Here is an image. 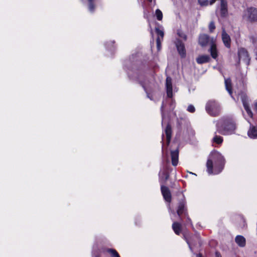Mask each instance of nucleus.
<instances>
[{
  "label": "nucleus",
  "instance_id": "6e6552de",
  "mask_svg": "<svg viewBox=\"0 0 257 257\" xmlns=\"http://www.w3.org/2000/svg\"><path fill=\"white\" fill-rule=\"evenodd\" d=\"M238 56L239 61H242L246 65H248L250 61V58L247 51L244 48H240L238 51Z\"/></svg>",
  "mask_w": 257,
  "mask_h": 257
},
{
  "label": "nucleus",
  "instance_id": "f704fd0d",
  "mask_svg": "<svg viewBox=\"0 0 257 257\" xmlns=\"http://www.w3.org/2000/svg\"><path fill=\"white\" fill-rule=\"evenodd\" d=\"M187 222H188V223H191V219H190V218H189L188 217H187ZM191 224L192 225V224Z\"/></svg>",
  "mask_w": 257,
  "mask_h": 257
},
{
  "label": "nucleus",
  "instance_id": "0eeeda50",
  "mask_svg": "<svg viewBox=\"0 0 257 257\" xmlns=\"http://www.w3.org/2000/svg\"><path fill=\"white\" fill-rule=\"evenodd\" d=\"M185 204H186V202H185V200H183L179 203L178 209L177 210V215L178 216V217L180 219L181 215L182 214H183V213H185V210H186ZM168 207L169 212H170V214H172L173 215L176 216V214H175L174 211L171 209L170 204H168Z\"/></svg>",
  "mask_w": 257,
  "mask_h": 257
},
{
  "label": "nucleus",
  "instance_id": "7c9ffc66",
  "mask_svg": "<svg viewBox=\"0 0 257 257\" xmlns=\"http://www.w3.org/2000/svg\"><path fill=\"white\" fill-rule=\"evenodd\" d=\"M157 42V47L158 50H160L161 49V40L159 37H158L156 40Z\"/></svg>",
  "mask_w": 257,
  "mask_h": 257
},
{
  "label": "nucleus",
  "instance_id": "58836bf2",
  "mask_svg": "<svg viewBox=\"0 0 257 257\" xmlns=\"http://www.w3.org/2000/svg\"><path fill=\"white\" fill-rule=\"evenodd\" d=\"M197 257H202L200 254H197Z\"/></svg>",
  "mask_w": 257,
  "mask_h": 257
},
{
  "label": "nucleus",
  "instance_id": "cd10ccee",
  "mask_svg": "<svg viewBox=\"0 0 257 257\" xmlns=\"http://www.w3.org/2000/svg\"><path fill=\"white\" fill-rule=\"evenodd\" d=\"M155 30L157 35H158V37H159L160 39L161 38L163 39L164 35L163 31L162 30H160L158 28H156Z\"/></svg>",
  "mask_w": 257,
  "mask_h": 257
},
{
  "label": "nucleus",
  "instance_id": "ea45409f",
  "mask_svg": "<svg viewBox=\"0 0 257 257\" xmlns=\"http://www.w3.org/2000/svg\"><path fill=\"white\" fill-rule=\"evenodd\" d=\"M216 255H217V257H221V256H220V255L218 254V253H216Z\"/></svg>",
  "mask_w": 257,
  "mask_h": 257
},
{
  "label": "nucleus",
  "instance_id": "a878e982",
  "mask_svg": "<svg viewBox=\"0 0 257 257\" xmlns=\"http://www.w3.org/2000/svg\"><path fill=\"white\" fill-rule=\"evenodd\" d=\"M155 15L158 20L161 21L162 20L163 14L162 12L159 9L156 10Z\"/></svg>",
  "mask_w": 257,
  "mask_h": 257
},
{
  "label": "nucleus",
  "instance_id": "4c0bfd02",
  "mask_svg": "<svg viewBox=\"0 0 257 257\" xmlns=\"http://www.w3.org/2000/svg\"><path fill=\"white\" fill-rule=\"evenodd\" d=\"M151 84H152V86H154L155 83H154V81H153V82H151Z\"/></svg>",
  "mask_w": 257,
  "mask_h": 257
},
{
  "label": "nucleus",
  "instance_id": "393cba45",
  "mask_svg": "<svg viewBox=\"0 0 257 257\" xmlns=\"http://www.w3.org/2000/svg\"><path fill=\"white\" fill-rule=\"evenodd\" d=\"M89 3L88 9L91 13H93L94 11L95 7L93 4V0H87Z\"/></svg>",
  "mask_w": 257,
  "mask_h": 257
},
{
  "label": "nucleus",
  "instance_id": "ddd939ff",
  "mask_svg": "<svg viewBox=\"0 0 257 257\" xmlns=\"http://www.w3.org/2000/svg\"><path fill=\"white\" fill-rule=\"evenodd\" d=\"M139 83L141 84V85L142 86V87L144 88L145 91H146L147 97L149 98L151 100H152V96L150 95V92L152 90V86L148 85L146 83V82H143L140 80V78H138Z\"/></svg>",
  "mask_w": 257,
  "mask_h": 257
},
{
  "label": "nucleus",
  "instance_id": "9b49d317",
  "mask_svg": "<svg viewBox=\"0 0 257 257\" xmlns=\"http://www.w3.org/2000/svg\"><path fill=\"white\" fill-rule=\"evenodd\" d=\"M176 46L177 50L182 57H185L186 56V51L184 44L180 40H177L176 42Z\"/></svg>",
  "mask_w": 257,
  "mask_h": 257
},
{
  "label": "nucleus",
  "instance_id": "5701e85b",
  "mask_svg": "<svg viewBox=\"0 0 257 257\" xmlns=\"http://www.w3.org/2000/svg\"><path fill=\"white\" fill-rule=\"evenodd\" d=\"M225 85L226 89L230 95H231L232 92L231 90V83L230 79H225Z\"/></svg>",
  "mask_w": 257,
  "mask_h": 257
},
{
  "label": "nucleus",
  "instance_id": "a211bd4d",
  "mask_svg": "<svg viewBox=\"0 0 257 257\" xmlns=\"http://www.w3.org/2000/svg\"><path fill=\"white\" fill-rule=\"evenodd\" d=\"M210 59V57L208 55H200L197 58L196 61L197 63L202 64L209 62Z\"/></svg>",
  "mask_w": 257,
  "mask_h": 257
},
{
  "label": "nucleus",
  "instance_id": "20e7f679",
  "mask_svg": "<svg viewBox=\"0 0 257 257\" xmlns=\"http://www.w3.org/2000/svg\"><path fill=\"white\" fill-rule=\"evenodd\" d=\"M243 19L249 22L257 21V9L253 7L247 8L244 11L242 15Z\"/></svg>",
  "mask_w": 257,
  "mask_h": 257
},
{
  "label": "nucleus",
  "instance_id": "2f4dec72",
  "mask_svg": "<svg viewBox=\"0 0 257 257\" xmlns=\"http://www.w3.org/2000/svg\"><path fill=\"white\" fill-rule=\"evenodd\" d=\"M189 112H191V113H193L194 112H195V108L194 107V106L193 105H189L188 106V108H187V109Z\"/></svg>",
  "mask_w": 257,
  "mask_h": 257
},
{
  "label": "nucleus",
  "instance_id": "bb28decb",
  "mask_svg": "<svg viewBox=\"0 0 257 257\" xmlns=\"http://www.w3.org/2000/svg\"><path fill=\"white\" fill-rule=\"evenodd\" d=\"M107 251L111 253L112 257H120L117 252L113 249H108Z\"/></svg>",
  "mask_w": 257,
  "mask_h": 257
},
{
  "label": "nucleus",
  "instance_id": "f3484780",
  "mask_svg": "<svg viewBox=\"0 0 257 257\" xmlns=\"http://www.w3.org/2000/svg\"><path fill=\"white\" fill-rule=\"evenodd\" d=\"M235 242L240 247H244L246 244L245 238L242 235H238L235 238Z\"/></svg>",
  "mask_w": 257,
  "mask_h": 257
},
{
  "label": "nucleus",
  "instance_id": "1a4fd4ad",
  "mask_svg": "<svg viewBox=\"0 0 257 257\" xmlns=\"http://www.w3.org/2000/svg\"><path fill=\"white\" fill-rule=\"evenodd\" d=\"M161 190L165 200L166 202L170 203L172 197L169 189L167 187L164 186V185H161Z\"/></svg>",
  "mask_w": 257,
  "mask_h": 257
},
{
  "label": "nucleus",
  "instance_id": "a19ab883",
  "mask_svg": "<svg viewBox=\"0 0 257 257\" xmlns=\"http://www.w3.org/2000/svg\"><path fill=\"white\" fill-rule=\"evenodd\" d=\"M148 1H150V2H152V0H148Z\"/></svg>",
  "mask_w": 257,
  "mask_h": 257
},
{
  "label": "nucleus",
  "instance_id": "7ed1b4c3",
  "mask_svg": "<svg viewBox=\"0 0 257 257\" xmlns=\"http://www.w3.org/2000/svg\"><path fill=\"white\" fill-rule=\"evenodd\" d=\"M205 109L209 115L213 116L218 115L220 111L219 104L214 100L208 101L206 104Z\"/></svg>",
  "mask_w": 257,
  "mask_h": 257
},
{
  "label": "nucleus",
  "instance_id": "f257e3e1",
  "mask_svg": "<svg viewBox=\"0 0 257 257\" xmlns=\"http://www.w3.org/2000/svg\"><path fill=\"white\" fill-rule=\"evenodd\" d=\"M225 160L222 154L218 151H212L206 163L207 171L209 175L218 174L224 168Z\"/></svg>",
  "mask_w": 257,
  "mask_h": 257
},
{
  "label": "nucleus",
  "instance_id": "aec40b11",
  "mask_svg": "<svg viewBox=\"0 0 257 257\" xmlns=\"http://www.w3.org/2000/svg\"><path fill=\"white\" fill-rule=\"evenodd\" d=\"M181 224L177 222H174L172 224V228L175 233L179 235L181 231Z\"/></svg>",
  "mask_w": 257,
  "mask_h": 257
},
{
  "label": "nucleus",
  "instance_id": "f8f14e48",
  "mask_svg": "<svg viewBox=\"0 0 257 257\" xmlns=\"http://www.w3.org/2000/svg\"><path fill=\"white\" fill-rule=\"evenodd\" d=\"M159 181L161 185H164L168 179L169 175L166 169L161 170L159 173Z\"/></svg>",
  "mask_w": 257,
  "mask_h": 257
},
{
  "label": "nucleus",
  "instance_id": "412c9836",
  "mask_svg": "<svg viewBox=\"0 0 257 257\" xmlns=\"http://www.w3.org/2000/svg\"><path fill=\"white\" fill-rule=\"evenodd\" d=\"M171 127L170 124H168L166 129H165V134L166 136L167 143L168 145L170 143V141L171 138Z\"/></svg>",
  "mask_w": 257,
  "mask_h": 257
},
{
  "label": "nucleus",
  "instance_id": "423d86ee",
  "mask_svg": "<svg viewBox=\"0 0 257 257\" xmlns=\"http://www.w3.org/2000/svg\"><path fill=\"white\" fill-rule=\"evenodd\" d=\"M238 97H240L244 109L245 110L247 114L250 117H252L253 116V113L252 112L251 109L249 108L248 98L246 95V94L243 92L240 93H238Z\"/></svg>",
  "mask_w": 257,
  "mask_h": 257
},
{
  "label": "nucleus",
  "instance_id": "b1692460",
  "mask_svg": "<svg viewBox=\"0 0 257 257\" xmlns=\"http://www.w3.org/2000/svg\"><path fill=\"white\" fill-rule=\"evenodd\" d=\"M213 143H215L217 144H221L223 142V138L221 136L216 135V132L215 133L214 136L212 139Z\"/></svg>",
  "mask_w": 257,
  "mask_h": 257
},
{
  "label": "nucleus",
  "instance_id": "72a5a7b5",
  "mask_svg": "<svg viewBox=\"0 0 257 257\" xmlns=\"http://www.w3.org/2000/svg\"><path fill=\"white\" fill-rule=\"evenodd\" d=\"M92 257H100V255L97 253L92 252Z\"/></svg>",
  "mask_w": 257,
  "mask_h": 257
},
{
  "label": "nucleus",
  "instance_id": "f03ea898",
  "mask_svg": "<svg viewBox=\"0 0 257 257\" xmlns=\"http://www.w3.org/2000/svg\"><path fill=\"white\" fill-rule=\"evenodd\" d=\"M165 85L167 96L168 99L166 100V102L163 101L161 107L162 118V123H163L165 118L164 110L166 108H167V111H171L173 110L175 107V102L173 98V88L172 79L170 77H167Z\"/></svg>",
  "mask_w": 257,
  "mask_h": 257
},
{
  "label": "nucleus",
  "instance_id": "2eb2a0df",
  "mask_svg": "<svg viewBox=\"0 0 257 257\" xmlns=\"http://www.w3.org/2000/svg\"><path fill=\"white\" fill-rule=\"evenodd\" d=\"M172 164L176 166L177 165L178 163V157H179V151L176 149L174 151H171Z\"/></svg>",
  "mask_w": 257,
  "mask_h": 257
},
{
  "label": "nucleus",
  "instance_id": "473e14b6",
  "mask_svg": "<svg viewBox=\"0 0 257 257\" xmlns=\"http://www.w3.org/2000/svg\"><path fill=\"white\" fill-rule=\"evenodd\" d=\"M215 28L214 23L213 22L210 23L209 25V29L210 32H212Z\"/></svg>",
  "mask_w": 257,
  "mask_h": 257
},
{
  "label": "nucleus",
  "instance_id": "9d476101",
  "mask_svg": "<svg viewBox=\"0 0 257 257\" xmlns=\"http://www.w3.org/2000/svg\"><path fill=\"white\" fill-rule=\"evenodd\" d=\"M219 12L220 16L225 18L228 15V7L226 0H221Z\"/></svg>",
  "mask_w": 257,
  "mask_h": 257
},
{
  "label": "nucleus",
  "instance_id": "4be33fe9",
  "mask_svg": "<svg viewBox=\"0 0 257 257\" xmlns=\"http://www.w3.org/2000/svg\"><path fill=\"white\" fill-rule=\"evenodd\" d=\"M209 51L212 57L214 59L216 58L217 57V50L215 44L213 42L212 43Z\"/></svg>",
  "mask_w": 257,
  "mask_h": 257
},
{
  "label": "nucleus",
  "instance_id": "dca6fc26",
  "mask_svg": "<svg viewBox=\"0 0 257 257\" xmlns=\"http://www.w3.org/2000/svg\"><path fill=\"white\" fill-rule=\"evenodd\" d=\"M209 37L206 34L201 35L199 39V43L202 46H206L209 41Z\"/></svg>",
  "mask_w": 257,
  "mask_h": 257
},
{
  "label": "nucleus",
  "instance_id": "e433bc0d",
  "mask_svg": "<svg viewBox=\"0 0 257 257\" xmlns=\"http://www.w3.org/2000/svg\"><path fill=\"white\" fill-rule=\"evenodd\" d=\"M255 109L257 111V102L254 104Z\"/></svg>",
  "mask_w": 257,
  "mask_h": 257
},
{
  "label": "nucleus",
  "instance_id": "4468645a",
  "mask_svg": "<svg viewBox=\"0 0 257 257\" xmlns=\"http://www.w3.org/2000/svg\"><path fill=\"white\" fill-rule=\"evenodd\" d=\"M222 40L224 45L227 48H230V36L226 33L224 29L222 30Z\"/></svg>",
  "mask_w": 257,
  "mask_h": 257
},
{
  "label": "nucleus",
  "instance_id": "c9c22d12",
  "mask_svg": "<svg viewBox=\"0 0 257 257\" xmlns=\"http://www.w3.org/2000/svg\"><path fill=\"white\" fill-rule=\"evenodd\" d=\"M186 241H187V244L189 245V247H190V249H191V250H192V248H191V245H190V243H189V241H188V240H187V239H186Z\"/></svg>",
  "mask_w": 257,
  "mask_h": 257
},
{
  "label": "nucleus",
  "instance_id": "39448f33",
  "mask_svg": "<svg viewBox=\"0 0 257 257\" xmlns=\"http://www.w3.org/2000/svg\"><path fill=\"white\" fill-rule=\"evenodd\" d=\"M222 124V122L221 120L216 124V132L221 135H227L231 134L235 128V124L232 122L227 125H225L224 127L221 126Z\"/></svg>",
  "mask_w": 257,
  "mask_h": 257
},
{
  "label": "nucleus",
  "instance_id": "c756f323",
  "mask_svg": "<svg viewBox=\"0 0 257 257\" xmlns=\"http://www.w3.org/2000/svg\"><path fill=\"white\" fill-rule=\"evenodd\" d=\"M178 35L180 37L186 40L187 39L186 35L181 31L178 30L177 31Z\"/></svg>",
  "mask_w": 257,
  "mask_h": 257
},
{
  "label": "nucleus",
  "instance_id": "6ab92c4d",
  "mask_svg": "<svg viewBox=\"0 0 257 257\" xmlns=\"http://www.w3.org/2000/svg\"><path fill=\"white\" fill-rule=\"evenodd\" d=\"M248 136L252 139L257 138V127L254 126H251L247 132Z\"/></svg>",
  "mask_w": 257,
  "mask_h": 257
},
{
  "label": "nucleus",
  "instance_id": "c85d7f7f",
  "mask_svg": "<svg viewBox=\"0 0 257 257\" xmlns=\"http://www.w3.org/2000/svg\"><path fill=\"white\" fill-rule=\"evenodd\" d=\"M198 3L202 7H205L209 4V0H198Z\"/></svg>",
  "mask_w": 257,
  "mask_h": 257
}]
</instances>
